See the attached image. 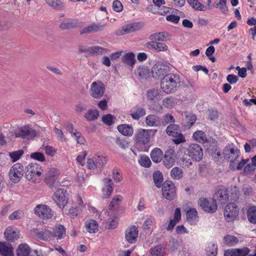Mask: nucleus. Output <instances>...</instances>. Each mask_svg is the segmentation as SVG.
I'll return each instance as SVG.
<instances>
[{"mask_svg":"<svg viewBox=\"0 0 256 256\" xmlns=\"http://www.w3.org/2000/svg\"><path fill=\"white\" fill-rule=\"evenodd\" d=\"M224 195V187L218 186L216 190L213 199L208 200L204 198H200L198 204L203 210L208 213H213L217 210L216 201L222 200Z\"/></svg>","mask_w":256,"mask_h":256,"instance_id":"f257e3e1","label":"nucleus"},{"mask_svg":"<svg viewBox=\"0 0 256 256\" xmlns=\"http://www.w3.org/2000/svg\"><path fill=\"white\" fill-rule=\"evenodd\" d=\"M180 76L174 74L165 75L161 80L160 88L167 94H172L176 92L180 86Z\"/></svg>","mask_w":256,"mask_h":256,"instance_id":"f03ea898","label":"nucleus"},{"mask_svg":"<svg viewBox=\"0 0 256 256\" xmlns=\"http://www.w3.org/2000/svg\"><path fill=\"white\" fill-rule=\"evenodd\" d=\"M240 156V150L234 144H228L225 148V160L230 162V170H235L237 160Z\"/></svg>","mask_w":256,"mask_h":256,"instance_id":"7ed1b4c3","label":"nucleus"},{"mask_svg":"<svg viewBox=\"0 0 256 256\" xmlns=\"http://www.w3.org/2000/svg\"><path fill=\"white\" fill-rule=\"evenodd\" d=\"M42 172L41 166L37 163H32L26 167L25 176L28 181L36 182L40 181V178Z\"/></svg>","mask_w":256,"mask_h":256,"instance_id":"20e7f679","label":"nucleus"},{"mask_svg":"<svg viewBox=\"0 0 256 256\" xmlns=\"http://www.w3.org/2000/svg\"><path fill=\"white\" fill-rule=\"evenodd\" d=\"M24 166L19 162L14 164L8 172V178L14 184L20 182L24 176Z\"/></svg>","mask_w":256,"mask_h":256,"instance_id":"39448f33","label":"nucleus"},{"mask_svg":"<svg viewBox=\"0 0 256 256\" xmlns=\"http://www.w3.org/2000/svg\"><path fill=\"white\" fill-rule=\"evenodd\" d=\"M105 89V86L102 81L94 82L90 85L89 90L90 94L94 98H100L104 96Z\"/></svg>","mask_w":256,"mask_h":256,"instance_id":"423d86ee","label":"nucleus"},{"mask_svg":"<svg viewBox=\"0 0 256 256\" xmlns=\"http://www.w3.org/2000/svg\"><path fill=\"white\" fill-rule=\"evenodd\" d=\"M162 194L164 197L168 200H174L176 195L174 184L170 181H166L162 185Z\"/></svg>","mask_w":256,"mask_h":256,"instance_id":"0eeeda50","label":"nucleus"},{"mask_svg":"<svg viewBox=\"0 0 256 256\" xmlns=\"http://www.w3.org/2000/svg\"><path fill=\"white\" fill-rule=\"evenodd\" d=\"M170 71L169 66L162 62H156L152 68V76L158 79L164 76Z\"/></svg>","mask_w":256,"mask_h":256,"instance_id":"6e6552de","label":"nucleus"},{"mask_svg":"<svg viewBox=\"0 0 256 256\" xmlns=\"http://www.w3.org/2000/svg\"><path fill=\"white\" fill-rule=\"evenodd\" d=\"M187 152L192 160L195 162L200 161L203 158V150L201 146L197 144H191L186 148Z\"/></svg>","mask_w":256,"mask_h":256,"instance_id":"1a4fd4ad","label":"nucleus"},{"mask_svg":"<svg viewBox=\"0 0 256 256\" xmlns=\"http://www.w3.org/2000/svg\"><path fill=\"white\" fill-rule=\"evenodd\" d=\"M38 134L36 131L28 126H24L18 128L15 132L16 138H21L24 139H32Z\"/></svg>","mask_w":256,"mask_h":256,"instance_id":"9d476101","label":"nucleus"},{"mask_svg":"<svg viewBox=\"0 0 256 256\" xmlns=\"http://www.w3.org/2000/svg\"><path fill=\"white\" fill-rule=\"evenodd\" d=\"M156 131L152 130H138L134 135L136 142L140 144H146L150 141V134L154 133Z\"/></svg>","mask_w":256,"mask_h":256,"instance_id":"9b49d317","label":"nucleus"},{"mask_svg":"<svg viewBox=\"0 0 256 256\" xmlns=\"http://www.w3.org/2000/svg\"><path fill=\"white\" fill-rule=\"evenodd\" d=\"M66 190L62 188L58 189L54 194V200L57 205L63 209L68 201Z\"/></svg>","mask_w":256,"mask_h":256,"instance_id":"f8f14e48","label":"nucleus"},{"mask_svg":"<svg viewBox=\"0 0 256 256\" xmlns=\"http://www.w3.org/2000/svg\"><path fill=\"white\" fill-rule=\"evenodd\" d=\"M34 212L39 217L46 219L51 218L54 214V212L52 209L45 204L36 206L34 208Z\"/></svg>","mask_w":256,"mask_h":256,"instance_id":"ddd939ff","label":"nucleus"},{"mask_svg":"<svg viewBox=\"0 0 256 256\" xmlns=\"http://www.w3.org/2000/svg\"><path fill=\"white\" fill-rule=\"evenodd\" d=\"M238 208L236 204L230 203L225 206V219L228 222L234 220L238 214Z\"/></svg>","mask_w":256,"mask_h":256,"instance_id":"4468645a","label":"nucleus"},{"mask_svg":"<svg viewBox=\"0 0 256 256\" xmlns=\"http://www.w3.org/2000/svg\"><path fill=\"white\" fill-rule=\"evenodd\" d=\"M142 27V24L140 22H134L122 26V29L118 30L116 34L118 36H122L136 30H140Z\"/></svg>","mask_w":256,"mask_h":256,"instance_id":"2eb2a0df","label":"nucleus"},{"mask_svg":"<svg viewBox=\"0 0 256 256\" xmlns=\"http://www.w3.org/2000/svg\"><path fill=\"white\" fill-rule=\"evenodd\" d=\"M58 171L56 168L50 170L46 174L44 182L50 188H52L58 185L57 176Z\"/></svg>","mask_w":256,"mask_h":256,"instance_id":"dca6fc26","label":"nucleus"},{"mask_svg":"<svg viewBox=\"0 0 256 256\" xmlns=\"http://www.w3.org/2000/svg\"><path fill=\"white\" fill-rule=\"evenodd\" d=\"M187 149L182 146H180L178 153L180 156L181 164L184 167L189 168L192 164V160L189 156V154H187Z\"/></svg>","mask_w":256,"mask_h":256,"instance_id":"f3484780","label":"nucleus"},{"mask_svg":"<svg viewBox=\"0 0 256 256\" xmlns=\"http://www.w3.org/2000/svg\"><path fill=\"white\" fill-rule=\"evenodd\" d=\"M106 24L100 23H92L80 31V34L96 33L104 30Z\"/></svg>","mask_w":256,"mask_h":256,"instance_id":"a211bd4d","label":"nucleus"},{"mask_svg":"<svg viewBox=\"0 0 256 256\" xmlns=\"http://www.w3.org/2000/svg\"><path fill=\"white\" fill-rule=\"evenodd\" d=\"M174 154V150L170 148L166 150L164 154L163 155L162 158V162L166 168H169L174 164L175 162Z\"/></svg>","mask_w":256,"mask_h":256,"instance_id":"6ab92c4d","label":"nucleus"},{"mask_svg":"<svg viewBox=\"0 0 256 256\" xmlns=\"http://www.w3.org/2000/svg\"><path fill=\"white\" fill-rule=\"evenodd\" d=\"M104 186L102 188V198H108L112 194L114 190V184L110 178H104L102 180Z\"/></svg>","mask_w":256,"mask_h":256,"instance_id":"aec40b11","label":"nucleus"},{"mask_svg":"<svg viewBox=\"0 0 256 256\" xmlns=\"http://www.w3.org/2000/svg\"><path fill=\"white\" fill-rule=\"evenodd\" d=\"M138 228L132 226L126 229V238L130 244L134 243L138 236Z\"/></svg>","mask_w":256,"mask_h":256,"instance_id":"412c9836","label":"nucleus"},{"mask_svg":"<svg viewBox=\"0 0 256 256\" xmlns=\"http://www.w3.org/2000/svg\"><path fill=\"white\" fill-rule=\"evenodd\" d=\"M77 200L79 206L76 207L71 206L68 210V212H66V214L74 218L80 213L82 210V208L84 207L83 201L80 196H78Z\"/></svg>","mask_w":256,"mask_h":256,"instance_id":"4be33fe9","label":"nucleus"},{"mask_svg":"<svg viewBox=\"0 0 256 256\" xmlns=\"http://www.w3.org/2000/svg\"><path fill=\"white\" fill-rule=\"evenodd\" d=\"M146 124L149 126H162V120L156 114H149L146 118Z\"/></svg>","mask_w":256,"mask_h":256,"instance_id":"5701e85b","label":"nucleus"},{"mask_svg":"<svg viewBox=\"0 0 256 256\" xmlns=\"http://www.w3.org/2000/svg\"><path fill=\"white\" fill-rule=\"evenodd\" d=\"M35 236L37 238L44 241H50L54 240L52 232L46 228L42 229L40 231L36 232Z\"/></svg>","mask_w":256,"mask_h":256,"instance_id":"b1692460","label":"nucleus"},{"mask_svg":"<svg viewBox=\"0 0 256 256\" xmlns=\"http://www.w3.org/2000/svg\"><path fill=\"white\" fill-rule=\"evenodd\" d=\"M185 120L182 122V126L185 129L190 128L196 122V116L195 114L190 112L184 113Z\"/></svg>","mask_w":256,"mask_h":256,"instance_id":"393cba45","label":"nucleus"},{"mask_svg":"<svg viewBox=\"0 0 256 256\" xmlns=\"http://www.w3.org/2000/svg\"><path fill=\"white\" fill-rule=\"evenodd\" d=\"M250 250L247 248L242 249H231L225 250V256H246Z\"/></svg>","mask_w":256,"mask_h":256,"instance_id":"a878e982","label":"nucleus"},{"mask_svg":"<svg viewBox=\"0 0 256 256\" xmlns=\"http://www.w3.org/2000/svg\"><path fill=\"white\" fill-rule=\"evenodd\" d=\"M80 23L78 20L74 19H66L61 22L60 28L64 30L74 28L79 26Z\"/></svg>","mask_w":256,"mask_h":256,"instance_id":"bb28decb","label":"nucleus"},{"mask_svg":"<svg viewBox=\"0 0 256 256\" xmlns=\"http://www.w3.org/2000/svg\"><path fill=\"white\" fill-rule=\"evenodd\" d=\"M192 138L197 142L202 144H207L210 141V140L207 138L206 134L200 130L195 132L193 134Z\"/></svg>","mask_w":256,"mask_h":256,"instance_id":"cd10ccee","label":"nucleus"},{"mask_svg":"<svg viewBox=\"0 0 256 256\" xmlns=\"http://www.w3.org/2000/svg\"><path fill=\"white\" fill-rule=\"evenodd\" d=\"M210 152L215 161L220 164L223 162L224 160L223 159L224 153L220 151L218 146H214L210 150Z\"/></svg>","mask_w":256,"mask_h":256,"instance_id":"c85d7f7f","label":"nucleus"},{"mask_svg":"<svg viewBox=\"0 0 256 256\" xmlns=\"http://www.w3.org/2000/svg\"><path fill=\"white\" fill-rule=\"evenodd\" d=\"M0 254L3 256H14L12 247L9 244L0 242Z\"/></svg>","mask_w":256,"mask_h":256,"instance_id":"c756f323","label":"nucleus"},{"mask_svg":"<svg viewBox=\"0 0 256 256\" xmlns=\"http://www.w3.org/2000/svg\"><path fill=\"white\" fill-rule=\"evenodd\" d=\"M130 116L136 120H138L141 117L146 114V110L144 108L136 106L130 110Z\"/></svg>","mask_w":256,"mask_h":256,"instance_id":"7c9ffc66","label":"nucleus"},{"mask_svg":"<svg viewBox=\"0 0 256 256\" xmlns=\"http://www.w3.org/2000/svg\"><path fill=\"white\" fill-rule=\"evenodd\" d=\"M66 234V228L64 226L58 224L55 226L52 232L54 239L56 238V240H60L65 236Z\"/></svg>","mask_w":256,"mask_h":256,"instance_id":"2f4dec72","label":"nucleus"},{"mask_svg":"<svg viewBox=\"0 0 256 256\" xmlns=\"http://www.w3.org/2000/svg\"><path fill=\"white\" fill-rule=\"evenodd\" d=\"M186 219L192 225L195 224L198 220V214L194 208H190L186 212Z\"/></svg>","mask_w":256,"mask_h":256,"instance_id":"473e14b6","label":"nucleus"},{"mask_svg":"<svg viewBox=\"0 0 256 256\" xmlns=\"http://www.w3.org/2000/svg\"><path fill=\"white\" fill-rule=\"evenodd\" d=\"M30 246L26 244H20L16 250L17 256H29L32 252Z\"/></svg>","mask_w":256,"mask_h":256,"instance_id":"72a5a7b5","label":"nucleus"},{"mask_svg":"<svg viewBox=\"0 0 256 256\" xmlns=\"http://www.w3.org/2000/svg\"><path fill=\"white\" fill-rule=\"evenodd\" d=\"M4 234L6 240L9 242H14L19 238L18 232L12 228H7Z\"/></svg>","mask_w":256,"mask_h":256,"instance_id":"f704fd0d","label":"nucleus"},{"mask_svg":"<svg viewBox=\"0 0 256 256\" xmlns=\"http://www.w3.org/2000/svg\"><path fill=\"white\" fill-rule=\"evenodd\" d=\"M150 158L155 163H158L162 160L163 152L159 148H154L150 152Z\"/></svg>","mask_w":256,"mask_h":256,"instance_id":"c9c22d12","label":"nucleus"},{"mask_svg":"<svg viewBox=\"0 0 256 256\" xmlns=\"http://www.w3.org/2000/svg\"><path fill=\"white\" fill-rule=\"evenodd\" d=\"M100 116L99 112L96 109H90L84 114V118L88 122L94 121Z\"/></svg>","mask_w":256,"mask_h":256,"instance_id":"e433bc0d","label":"nucleus"},{"mask_svg":"<svg viewBox=\"0 0 256 256\" xmlns=\"http://www.w3.org/2000/svg\"><path fill=\"white\" fill-rule=\"evenodd\" d=\"M118 130L122 135L130 136L134 132L133 128L130 125L124 124L118 126Z\"/></svg>","mask_w":256,"mask_h":256,"instance_id":"4c0bfd02","label":"nucleus"},{"mask_svg":"<svg viewBox=\"0 0 256 256\" xmlns=\"http://www.w3.org/2000/svg\"><path fill=\"white\" fill-rule=\"evenodd\" d=\"M122 62L130 66H133L136 60L135 55L133 52H129L126 53L122 58Z\"/></svg>","mask_w":256,"mask_h":256,"instance_id":"58836bf2","label":"nucleus"},{"mask_svg":"<svg viewBox=\"0 0 256 256\" xmlns=\"http://www.w3.org/2000/svg\"><path fill=\"white\" fill-rule=\"evenodd\" d=\"M46 3L52 8L57 10H62L64 4L60 0H45Z\"/></svg>","mask_w":256,"mask_h":256,"instance_id":"ea45409f","label":"nucleus"},{"mask_svg":"<svg viewBox=\"0 0 256 256\" xmlns=\"http://www.w3.org/2000/svg\"><path fill=\"white\" fill-rule=\"evenodd\" d=\"M90 54L92 56H98L102 54H108L110 50L99 46H90Z\"/></svg>","mask_w":256,"mask_h":256,"instance_id":"a19ab883","label":"nucleus"},{"mask_svg":"<svg viewBox=\"0 0 256 256\" xmlns=\"http://www.w3.org/2000/svg\"><path fill=\"white\" fill-rule=\"evenodd\" d=\"M225 198H228L229 196L232 197L233 199L238 198L239 195V190L238 187L236 186H231L225 190Z\"/></svg>","mask_w":256,"mask_h":256,"instance_id":"79ce46f5","label":"nucleus"},{"mask_svg":"<svg viewBox=\"0 0 256 256\" xmlns=\"http://www.w3.org/2000/svg\"><path fill=\"white\" fill-rule=\"evenodd\" d=\"M168 34L164 32H156L150 34L149 36L150 40H155L156 41L164 42L166 40Z\"/></svg>","mask_w":256,"mask_h":256,"instance_id":"37998d69","label":"nucleus"},{"mask_svg":"<svg viewBox=\"0 0 256 256\" xmlns=\"http://www.w3.org/2000/svg\"><path fill=\"white\" fill-rule=\"evenodd\" d=\"M246 214L248 221L251 224H256V206L250 207Z\"/></svg>","mask_w":256,"mask_h":256,"instance_id":"c03bdc74","label":"nucleus"},{"mask_svg":"<svg viewBox=\"0 0 256 256\" xmlns=\"http://www.w3.org/2000/svg\"><path fill=\"white\" fill-rule=\"evenodd\" d=\"M86 227L87 231L90 233H95L98 230L97 222L94 220L86 222Z\"/></svg>","mask_w":256,"mask_h":256,"instance_id":"a18cd8bd","label":"nucleus"},{"mask_svg":"<svg viewBox=\"0 0 256 256\" xmlns=\"http://www.w3.org/2000/svg\"><path fill=\"white\" fill-rule=\"evenodd\" d=\"M94 158L98 168L104 166L108 160L100 152L96 154Z\"/></svg>","mask_w":256,"mask_h":256,"instance_id":"49530a36","label":"nucleus"},{"mask_svg":"<svg viewBox=\"0 0 256 256\" xmlns=\"http://www.w3.org/2000/svg\"><path fill=\"white\" fill-rule=\"evenodd\" d=\"M239 242L238 238L232 235H226L225 236V245L228 246H234Z\"/></svg>","mask_w":256,"mask_h":256,"instance_id":"de8ad7c7","label":"nucleus"},{"mask_svg":"<svg viewBox=\"0 0 256 256\" xmlns=\"http://www.w3.org/2000/svg\"><path fill=\"white\" fill-rule=\"evenodd\" d=\"M183 170L179 167H174L170 171V176L174 180H180L183 176Z\"/></svg>","mask_w":256,"mask_h":256,"instance_id":"09e8293b","label":"nucleus"},{"mask_svg":"<svg viewBox=\"0 0 256 256\" xmlns=\"http://www.w3.org/2000/svg\"><path fill=\"white\" fill-rule=\"evenodd\" d=\"M180 131L179 126L174 124H170L166 128V134L172 136H176Z\"/></svg>","mask_w":256,"mask_h":256,"instance_id":"8fccbe9b","label":"nucleus"},{"mask_svg":"<svg viewBox=\"0 0 256 256\" xmlns=\"http://www.w3.org/2000/svg\"><path fill=\"white\" fill-rule=\"evenodd\" d=\"M147 97L148 100L151 101L160 98V96L158 90L155 88L149 90L147 92Z\"/></svg>","mask_w":256,"mask_h":256,"instance_id":"3c124183","label":"nucleus"},{"mask_svg":"<svg viewBox=\"0 0 256 256\" xmlns=\"http://www.w3.org/2000/svg\"><path fill=\"white\" fill-rule=\"evenodd\" d=\"M165 253V248L163 245L160 244L152 249V256H164Z\"/></svg>","mask_w":256,"mask_h":256,"instance_id":"603ef678","label":"nucleus"},{"mask_svg":"<svg viewBox=\"0 0 256 256\" xmlns=\"http://www.w3.org/2000/svg\"><path fill=\"white\" fill-rule=\"evenodd\" d=\"M206 251L208 256H216L218 253V246L214 244L210 243Z\"/></svg>","mask_w":256,"mask_h":256,"instance_id":"864d4df0","label":"nucleus"},{"mask_svg":"<svg viewBox=\"0 0 256 256\" xmlns=\"http://www.w3.org/2000/svg\"><path fill=\"white\" fill-rule=\"evenodd\" d=\"M153 180L156 186L158 188H160L163 182L162 174L159 171L154 172L153 174Z\"/></svg>","mask_w":256,"mask_h":256,"instance_id":"5fc2aeb1","label":"nucleus"},{"mask_svg":"<svg viewBox=\"0 0 256 256\" xmlns=\"http://www.w3.org/2000/svg\"><path fill=\"white\" fill-rule=\"evenodd\" d=\"M122 199L123 198L121 196H117L114 198L109 205L110 210H114L117 208L120 205V202H122Z\"/></svg>","mask_w":256,"mask_h":256,"instance_id":"6e6d98bb","label":"nucleus"},{"mask_svg":"<svg viewBox=\"0 0 256 256\" xmlns=\"http://www.w3.org/2000/svg\"><path fill=\"white\" fill-rule=\"evenodd\" d=\"M24 150H19L16 151L9 152L8 156L10 158L12 162H15L18 160L22 155L24 154Z\"/></svg>","mask_w":256,"mask_h":256,"instance_id":"4d7b16f0","label":"nucleus"},{"mask_svg":"<svg viewBox=\"0 0 256 256\" xmlns=\"http://www.w3.org/2000/svg\"><path fill=\"white\" fill-rule=\"evenodd\" d=\"M176 104V100L172 96L165 98L162 100L163 106L166 108H172Z\"/></svg>","mask_w":256,"mask_h":256,"instance_id":"13d9d810","label":"nucleus"},{"mask_svg":"<svg viewBox=\"0 0 256 256\" xmlns=\"http://www.w3.org/2000/svg\"><path fill=\"white\" fill-rule=\"evenodd\" d=\"M138 162L140 166L145 168L150 167L152 164L149 157L146 156H141L140 159L138 160Z\"/></svg>","mask_w":256,"mask_h":256,"instance_id":"bf43d9fd","label":"nucleus"},{"mask_svg":"<svg viewBox=\"0 0 256 256\" xmlns=\"http://www.w3.org/2000/svg\"><path fill=\"white\" fill-rule=\"evenodd\" d=\"M174 138L172 141L174 144H178L181 143H184L186 142V138L183 134L180 132V131L178 132V134H176V136H172Z\"/></svg>","mask_w":256,"mask_h":256,"instance_id":"052dcab7","label":"nucleus"},{"mask_svg":"<svg viewBox=\"0 0 256 256\" xmlns=\"http://www.w3.org/2000/svg\"><path fill=\"white\" fill-rule=\"evenodd\" d=\"M115 119V118L110 114H106L102 117V122L108 126L112 125L114 123Z\"/></svg>","mask_w":256,"mask_h":256,"instance_id":"680f3d73","label":"nucleus"},{"mask_svg":"<svg viewBox=\"0 0 256 256\" xmlns=\"http://www.w3.org/2000/svg\"><path fill=\"white\" fill-rule=\"evenodd\" d=\"M162 126H165L170 122H174L175 120L174 116L168 114H166L164 116L163 118H162Z\"/></svg>","mask_w":256,"mask_h":256,"instance_id":"e2e57ef3","label":"nucleus"},{"mask_svg":"<svg viewBox=\"0 0 256 256\" xmlns=\"http://www.w3.org/2000/svg\"><path fill=\"white\" fill-rule=\"evenodd\" d=\"M8 132L6 130L0 132V146L6 145L7 143L6 139L9 137Z\"/></svg>","mask_w":256,"mask_h":256,"instance_id":"0e129e2a","label":"nucleus"},{"mask_svg":"<svg viewBox=\"0 0 256 256\" xmlns=\"http://www.w3.org/2000/svg\"><path fill=\"white\" fill-rule=\"evenodd\" d=\"M24 216V212L20 210H16L8 216L10 220H19Z\"/></svg>","mask_w":256,"mask_h":256,"instance_id":"69168bd1","label":"nucleus"},{"mask_svg":"<svg viewBox=\"0 0 256 256\" xmlns=\"http://www.w3.org/2000/svg\"><path fill=\"white\" fill-rule=\"evenodd\" d=\"M41 148L45 151L46 154L50 156H54L56 152V150L51 146H45L43 144Z\"/></svg>","mask_w":256,"mask_h":256,"instance_id":"338daca9","label":"nucleus"},{"mask_svg":"<svg viewBox=\"0 0 256 256\" xmlns=\"http://www.w3.org/2000/svg\"><path fill=\"white\" fill-rule=\"evenodd\" d=\"M30 158L38 160L39 162H44L45 160V157L44 154L40 152H32L30 155Z\"/></svg>","mask_w":256,"mask_h":256,"instance_id":"774afa93","label":"nucleus"}]
</instances>
